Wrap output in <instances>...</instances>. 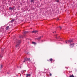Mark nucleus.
Listing matches in <instances>:
<instances>
[{"label": "nucleus", "mask_w": 77, "mask_h": 77, "mask_svg": "<svg viewBox=\"0 0 77 77\" xmlns=\"http://www.w3.org/2000/svg\"><path fill=\"white\" fill-rule=\"evenodd\" d=\"M21 42V40H19L18 39H17L16 40V47H19V45H20V44Z\"/></svg>", "instance_id": "nucleus-1"}, {"label": "nucleus", "mask_w": 77, "mask_h": 77, "mask_svg": "<svg viewBox=\"0 0 77 77\" xmlns=\"http://www.w3.org/2000/svg\"><path fill=\"white\" fill-rule=\"evenodd\" d=\"M57 21H58V20H59V19L57 18Z\"/></svg>", "instance_id": "nucleus-23"}, {"label": "nucleus", "mask_w": 77, "mask_h": 77, "mask_svg": "<svg viewBox=\"0 0 77 77\" xmlns=\"http://www.w3.org/2000/svg\"><path fill=\"white\" fill-rule=\"evenodd\" d=\"M9 10H11V9H12V8L11 7H10L9 8Z\"/></svg>", "instance_id": "nucleus-17"}, {"label": "nucleus", "mask_w": 77, "mask_h": 77, "mask_svg": "<svg viewBox=\"0 0 77 77\" xmlns=\"http://www.w3.org/2000/svg\"><path fill=\"white\" fill-rule=\"evenodd\" d=\"M71 42H73V40H69L68 41H65V43L66 44H69L71 43Z\"/></svg>", "instance_id": "nucleus-3"}, {"label": "nucleus", "mask_w": 77, "mask_h": 77, "mask_svg": "<svg viewBox=\"0 0 77 77\" xmlns=\"http://www.w3.org/2000/svg\"><path fill=\"white\" fill-rule=\"evenodd\" d=\"M24 34H26V33H28V32H23Z\"/></svg>", "instance_id": "nucleus-13"}, {"label": "nucleus", "mask_w": 77, "mask_h": 77, "mask_svg": "<svg viewBox=\"0 0 77 77\" xmlns=\"http://www.w3.org/2000/svg\"><path fill=\"white\" fill-rule=\"evenodd\" d=\"M35 0H31V2H34V1Z\"/></svg>", "instance_id": "nucleus-19"}, {"label": "nucleus", "mask_w": 77, "mask_h": 77, "mask_svg": "<svg viewBox=\"0 0 77 77\" xmlns=\"http://www.w3.org/2000/svg\"><path fill=\"white\" fill-rule=\"evenodd\" d=\"M52 75V74L51 73L50 74H49L50 76H51Z\"/></svg>", "instance_id": "nucleus-20"}, {"label": "nucleus", "mask_w": 77, "mask_h": 77, "mask_svg": "<svg viewBox=\"0 0 77 77\" xmlns=\"http://www.w3.org/2000/svg\"><path fill=\"white\" fill-rule=\"evenodd\" d=\"M49 60L50 62H52L53 61V59L52 58L50 59Z\"/></svg>", "instance_id": "nucleus-12"}, {"label": "nucleus", "mask_w": 77, "mask_h": 77, "mask_svg": "<svg viewBox=\"0 0 77 77\" xmlns=\"http://www.w3.org/2000/svg\"><path fill=\"white\" fill-rule=\"evenodd\" d=\"M2 66H3V65L1 64L0 66V69H2Z\"/></svg>", "instance_id": "nucleus-11"}, {"label": "nucleus", "mask_w": 77, "mask_h": 77, "mask_svg": "<svg viewBox=\"0 0 77 77\" xmlns=\"http://www.w3.org/2000/svg\"><path fill=\"white\" fill-rule=\"evenodd\" d=\"M57 2H59V0H57Z\"/></svg>", "instance_id": "nucleus-21"}, {"label": "nucleus", "mask_w": 77, "mask_h": 77, "mask_svg": "<svg viewBox=\"0 0 77 77\" xmlns=\"http://www.w3.org/2000/svg\"><path fill=\"white\" fill-rule=\"evenodd\" d=\"M41 38H42V36H40L36 39H37V40H40L41 39Z\"/></svg>", "instance_id": "nucleus-5"}, {"label": "nucleus", "mask_w": 77, "mask_h": 77, "mask_svg": "<svg viewBox=\"0 0 77 77\" xmlns=\"http://www.w3.org/2000/svg\"><path fill=\"white\" fill-rule=\"evenodd\" d=\"M0 57H1V55H0Z\"/></svg>", "instance_id": "nucleus-24"}, {"label": "nucleus", "mask_w": 77, "mask_h": 77, "mask_svg": "<svg viewBox=\"0 0 77 77\" xmlns=\"http://www.w3.org/2000/svg\"><path fill=\"white\" fill-rule=\"evenodd\" d=\"M32 44H34V45H36V43H35V42H32Z\"/></svg>", "instance_id": "nucleus-10"}, {"label": "nucleus", "mask_w": 77, "mask_h": 77, "mask_svg": "<svg viewBox=\"0 0 77 77\" xmlns=\"http://www.w3.org/2000/svg\"><path fill=\"white\" fill-rule=\"evenodd\" d=\"M38 31L35 30V31H33L32 32V33H37Z\"/></svg>", "instance_id": "nucleus-6"}, {"label": "nucleus", "mask_w": 77, "mask_h": 77, "mask_svg": "<svg viewBox=\"0 0 77 77\" xmlns=\"http://www.w3.org/2000/svg\"><path fill=\"white\" fill-rule=\"evenodd\" d=\"M27 61H29V62H30V61H31V60H30V58H29V59L27 58L26 59V61H27Z\"/></svg>", "instance_id": "nucleus-8"}, {"label": "nucleus", "mask_w": 77, "mask_h": 77, "mask_svg": "<svg viewBox=\"0 0 77 77\" xmlns=\"http://www.w3.org/2000/svg\"><path fill=\"white\" fill-rule=\"evenodd\" d=\"M69 77H74V76L73 75H70Z\"/></svg>", "instance_id": "nucleus-16"}, {"label": "nucleus", "mask_w": 77, "mask_h": 77, "mask_svg": "<svg viewBox=\"0 0 77 77\" xmlns=\"http://www.w3.org/2000/svg\"><path fill=\"white\" fill-rule=\"evenodd\" d=\"M59 27H60V29H62V27H61V26H59Z\"/></svg>", "instance_id": "nucleus-22"}, {"label": "nucleus", "mask_w": 77, "mask_h": 77, "mask_svg": "<svg viewBox=\"0 0 77 77\" xmlns=\"http://www.w3.org/2000/svg\"><path fill=\"white\" fill-rule=\"evenodd\" d=\"M6 30H9V26H7L6 27Z\"/></svg>", "instance_id": "nucleus-9"}, {"label": "nucleus", "mask_w": 77, "mask_h": 77, "mask_svg": "<svg viewBox=\"0 0 77 77\" xmlns=\"http://www.w3.org/2000/svg\"><path fill=\"white\" fill-rule=\"evenodd\" d=\"M55 36L56 39H61V38H60V37H59L57 38V37H58V35L57 34H56L55 35Z\"/></svg>", "instance_id": "nucleus-4"}, {"label": "nucleus", "mask_w": 77, "mask_h": 77, "mask_svg": "<svg viewBox=\"0 0 77 77\" xmlns=\"http://www.w3.org/2000/svg\"><path fill=\"white\" fill-rule=\"evenodd\" d=\"M23 38V35H22L21 36L20 35L19 36V38Z\"/></svg>", "instance_id": "nucleus-14"}, {"label": "nucleus", "mask_w": 77, "mask_h": 77, "mask_svg": "<svg viewBox=\"0 0 77 77\" xmlns=\"http://www.w3.org/2000/svg\"><path fill=\"white\" fill-rule=\"evenodd\" d=\"M24 60L23 61V62H26V58L24 59Z\"/></svg>", "instance_id": "nucleus-15"}, {"label": "nucleus", "mask_w": 77, "mask_h": 77, "mask_svg": "<svg viewBox=\"0 0 77 77\" xmlns=\"http://www.w3.org/2000/svg\"><path fill=\"white\" fill-rule=\"evenodd\" d=\"M53 33H54V32H53Z\"/></svg>", "instance_id": "nucleus-25"}, {"label": "nucleus", "mask_w": 77, "mask_h": 77, "mask_svg": "<svg viewBox=\"0 0 77 77\" xmlns=\"http://www.w3.org/2000/svg\"><path fill=\"white\" fill-rule=\"evenodd\" d=\"M31 75L30 74H26V77H30Z\"/></svg>", "instance_id": "nucleus-7"}, {"label": "nucleus", "mask_w": 77, "mask_h": 77, "mask_svg": "<svg viewBox=\"0 0 77 77\" xmlns=\"http://www.w3.org/2000/svg\"><path fill=\"white\" fill-rule=\"evenodd\" d=\"M69 47L70 48H72L74 46V43L73 42H71L69 45Z\"/></svg>", "instance_id": "nucleus-2"}, {"label": "nucleus", "mask_w": 77, "mask_h": 77, "mask_svg": "<svg viewBox=\"0 0 77 77\" xmlns=\"http://www.w3.org/2000/svg\"><path fill=\"white\" fill-rule=\"evenodd\" d=\"M15 21V20L14 19L12 20H11V22H13V21Z\"/></svg>", "instance_id": "nucleus-18"}]
</instances>
